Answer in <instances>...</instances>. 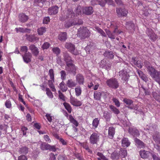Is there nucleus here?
Wrapping results in <instances>:
<instances>
[{"mask_svg": "<svg viewBox=\"0 0 160 160\" xmlns=\"http://www.w3.org/2000/svg\"><path fill=\"white\" fill-rule=\"evenodd\" d=\"M90 34L89 30L85 27H80L78 29L77 33L78 36L82 40L89 38Z\"/></svg>", "mask_w": 160, "mask_h": 160, "instance_id": "obj_1", "label": "nucleus"}, {"mask_svg": "<svg viewBox=\"0 0 160 160\" xmlns=\"http://www.w3.org/2000/svg\"><path fill=\"white\" fill-rule=\"evenodd\" d=\"M106 83L109 88L116 89L119 86V83L118 80L115 78H111L107 80Z\"/></svg>", "mask_w": 160, "mask_h": 160, "instance_id": "obj_2", "label": "nucleus"}, {"mask_svg": "<svg viewBox=\"0 0 160 160\" xmlns=\"http://www.w3.org/2000/svg\"><path fill=\"white\" fill-rule=\"evenodd\" d=\"M65 48L72 54L76 55L79 53L77 49H75V45L71 43H66L65 45Z\"/></svg>", "mask_w": 160, "mask_h": 160, "instance_id": "obj_3", "label": "nucleus"}, {"mask_svg": "<svg viewBox=\"0 0 160 160\" xmlns=\"http://www.w3.org/2000/svg\"><path fill=\"white\" fill-rule=\"evenodd\" d=\"M100 135L99 133L93 132L90 136L89 138V141L92 144L97 143L99 140Z\"/></svg>", "mask_w": 160, "mask_h": 160, "instance_id": "obj_4", "label": "nucleus"}, {"mask_svg": "<svg viewBox=\"0 0 160 160\" xmlns=\"http://www.w3.org/2000/svg\"><path fill=\"white\" fill-rule=\"evenodd\" d=\"M146 33L151 40L153 42L155 41L158 38V36L155 34L152 30L150 28H147Z\"/></svg>", "mask_w": 160, "mask_h": 160, "instance_id": "obj_5", "label": "nucleus"}, {"mask_svg": "<svg viewBox=\"0 0 160 160\" xmlns=\"http://www.w3.org/2000/svg\"><path fill=\"white\" fill-rule=\"evenodd\" d=\"M116 12L118 17H126L128 13V11L124 8H116Z\"/></svg>", "mask_w": 160, "mask_h": 160, "instance_id": "obj_6", "label": "nucleus"}, {"mask_svg": "<svg viewBox=\"0 0 160 160\" xmlns=\"http://www.w3.org/2000/svg\"><path fill=\"white\" fill-rule=\"evenodd\" d=\"M76 67L73 64V62L68 64L66 67V70L68 72L72 73L74 75L76 73Z\"/></svg>", "mask_w": 160, "mask_h": 160, "instance_id": "obj_7", "label": "nucleus"}, {"mask_svg": "<svg viewBox=\"0 0 160 160\" xmlns=\"http://www.w3.org/2000/svg\"><path fill=\"white\" fill-rule=\"evenodd\" d=\"M118 75L121 79L124 82H127L129 77L128 74L127 72L124 70H122L118 72Z\"/></svg>", "mask_w": 160, "mask_h": 160, "instance_id": "obj_8", "label": "nucleus"}, {"mask_svg": "<svg viewBox=\"0 0 160 160\" xmlns=\"http://www.w3.org/2000/svg\"><path fill=\"white\" fill-rule=\"evenodd\" d=\"M70 102L73 105L77 107L80 106L82 103L76 98L71 96L70 98Z\"/></svg>", "mask_w": 160, "mask_h": 160, "instance_id": "obj_9", "label": "nucleus"}, {"mask_svg": "<svg viewBox=\"0 0 160 160\" xmlns=\"http://www.w3.org/2000/svg\"><path fill=\"white\" fill-rule=\"evenodd\" d=\"M58 11V7L55 6L49 8L48 9V12L49 15H53L57 14Z\"/></svg>", "mask_w": 160, "mask_h": 160, "instance_id": "obj_10", "label": "nucleus"}, {"mask_svg": "<svg viewBox=\"0 0 160 160\" xmlns=\"http://www.w3.org/2000/svg\"><path fill=\"white\" fill-rule=\"evenodd\" d=\"M63 57L64 60L66 63V65L72 62H73V60L69 54L67 52L63 53Z\"/></svg>", "mask_w": 160, "mask_h": 160, "instance_id": "obj_11", "label": "nucleus"}, {"mask_svg": "<svg viewBox=\"0 0 160 160\" xmlns=\"http://www.w3.org/2000/svg\"><path fill=\"white\" fill-rule=\"evenodd\" d=\"M22 56L24 62L26 63H28L31 61L32 55L30 52L25 53L24 55H22Z\"/></svg>", "mask_w": 160, "mask_h": 160, "instance_id": "obj_12", "label": "nucleus"}, {"mask_svg": "<svg viewBox=\"0 0 160 160\" xmlns=\"http://www.w3.org/2000/svg\"><path fill=\"white\" fill-rule=\"evenodd\" d=\"M128 132L130 134L134 137H138L140 135L139 131L135 128H129L128 129Z\"/></svg>", "mask_w": 160, "mask_h": 160, "instance_id": "obj_13", "label": "nucleus"}, {"mask_svg": "<svg viewBox=\"0 0 160 160\" xmlns=\"http://www.w3.org/2000/svg\"><path fill=\"white\" fill-rule=\"evenodd\" d=\"M29 49L34 56H37L38 54L39 53L38 49L34 44L30 45L29 46Z\"/></svg>", "mask_w": 160, "mask_h": 160, "instance_id": "obj_14", "label": "nucleus"}, {"mask_svg": "<svg viewBox=\"0 0 160 160\" xmlns=\"http://www.w3.org/2000/svg\"><path fill=\"white\" fill-rule=\"evenodd\" d=\"M26 36L27 40L31 42H37L39 40V38L33 34L26 35Z\"/></svg>", "mask_w": 160, "mask_h": 160, "instance_id": "obj_15", "label": "nucleus"}, {"mask_svg": "<svg viewBox=\"0 0 160 160\" xmlns=\"http://www.w3.org/2000/svg\"><path fill=\"white\" fill-rule=\"evenodd\" d=\"M148 73L152 78H154L158 72H159L156 70L153 67H149L148 69Z\"/></svg>", "mask_w": 160, "mask_h": 160, "instance_id": "obj_16", "label": "nucleus"}, {"mask_svg": "<svg viewBox=\"0 0 160 160\" xmlns=\"http://www.w3.org/2000/svg\"><path fill=\"white\" fill-rule=\"evenodd\" d=\"M76 81L79 85H83L84 82V78L82 75L78 74L76 76Z\"/></svg>", "mask_w": 160, "mask_h": 160, "instance_id": "obj_17", "label": "nucleus"}, {"mask_svg": "<svg viewBox=\"0 0 160 160\" xmlns=\"http://www.w3.org/2000/svg\"><path fill=\"white\" fill-rule=\"evenodd\" d=\"M66 16L67 18H70V20L73 19L75 16V14L72 9H69L67 10Z\"/></svg>", "mask_w": 160, "mask_h": 160, "instance_id": "obj_18", "label": "nucleus"}, {"mask_svg": "<svg viewBox=\"0 0 160 160\" xmlns=\"http://www.w3.org/2000/svg\"><path fill=\"white\" fill-rule=\"evenodd\" d=\"M19 21L22 22H26L28 19V16L23 13H21L18 16Z\"/></svg>", "mask_w": 160, "mask_h": 160, "instance_id": "obj_19", "label": "nucleus"}, {"mask_svg": "<svg viewBox=\"0 0 160 160\" xmlns=\"http://www.w3.org/2000/svg\"><path fill=\"white\" fill-rule=\"evenodd\" d=\"M151 153L144 150H142L140 151L139 153L141 157L143 158H148L150 156Z\"/></svg>", "mask_w": 160, "mask_h": 160, "instance_id": "obj_20", "label": "nucleus"}, {"mask_svg": "<svg viewBox=\"0 0 160 160\" xmlns=\"http://www.w3.org/2000/svg\"><path fill=\"white\" fill-rule=\"evenodd\" d=\"M93 8L91 6L85 7L83 9V13L87 15L91 14L93 13Z\"/></svg>", "mask_w": 160, "mask_h": 160, "instance_id": "obj_21", "label": "nucleus"}, {"mask_svg": "<svg viewBox=\"0 0 160 160\" xmlns=\"http://www.w3.org/2000/svg\"><path fill=\"white\" fill-rule=\"evenodd\" d=\"M68 119L69 120L70 122L73 124V126L75 127L78 126L79 124L78 121L74 118L71 115H69Z\"/></svg>", "mask_w": 160, "mask_h": 160, "instance_id": "obj_22", "label": "nucleus"}, {"mask_svg": "<svg viewBox=\"0 0 160 160\" xmlns=\"http://www.w3.org/2000/svg\"><path fill=\"white\" fill-rule=\"evenodd\" d=\"M66 84L68 87L72 88L75 87L77 85V83L71 79L68 80L66 82Z\"/></svg>", "mask_w": 160, "mask_h": 160, "instance_id": "obj_23", "label": "nucleus"}, {"mask_svg": "<svg viewBox=\"0 0 160 160\" xmlns=\"http://www.w3.org/2000/svg\"><path fill=\"white\" fill-rule=\"evenodd\" d=\"M58 39L62 41H65L67 39V34L66 32H62L58 35Z\"/></svg>", "mask_w": 160, "mask_h": 160, "instance_id": "obj_24", "label": "nucleus"}, {"mask_svg": "<svg viewBox=\"0 0 160 160\" xmlns=\"http://www.w3.org/2000/svg\"><path fill=\"white\" fill-rule=\"evenodd\" d=\"M130 142L127 138H124L122 140V145L123 147H128L130 145Z\"/></svg>", "mask_w": 160, "mask_h": 160, "instance_id": "obj_25", "label": "nucleus"}, {"mask_svg": "<svg viewBox=\"0 0 160 160\" xmlns=\"http://www.w3.org/2000/svg\"><path fill=\"white\" fill-rule=\"evenodd\" d=\"M115 134V128L112 127L109 128L108 131V135L109 138H112Z\"/></svg>", "mask_w": 160, "mask_h": 160, "instance_id": "obj_26", "label": "nucleus"}, {"mask_svg": "<svg viewBox=\"0 0 160 160\" xmlns=\"http://www.w3.org/2000/svg\"><path fill=\"white\" fill-rule=\"evenodd\" d=\"M15 30L17 32H30V30L29 29H28L27 28H16Z\"/></svg>", "mask_w": 160, "mask_h": 160, "instance_id": "obj_27", "label": "nucleus"}, {"mask_svg": "<svg viewBox=\"0 0 160 160\" xmlns=\"http://www.w3.org/2000/svg\"><path fill=\"white\" fill-rule=\"evenodd\" d=\"M138 73L141 78L145 81L146 82L148 81V78L146 76L145 74L140 70H138Z\"/></svg>", "mask_w": 160, "mask_h": 160, "instance_id": "obj_28", "label": "nucleus"}, {"mask_svg": "<svg viewBox=\"0 0 160 160\" xmlns=\"http://www.w3.org/2000/svg\"><path fill=\"white\" fill-rule=\"evenodd\" d=\"M135 142L137 144L138 147L140 148H143L145 146V144L141 141L138 139V138H136L134 139Z\"/></svg>", "mask_w": 160, "mask_h": 160, "instance_id": "obj_29", "label": "nucleus"}, {"mask_svg": "<svg viewBox=\"0 0 160 160\" xmlns=\"http://www.w3.org/2000/svg\"><path fill=\"white\" fill-rule=\"evenodd\" d=\"M127 151L125 149H121L120 151L119 155L121 158H125L127 156Z\"/></svg>", "mask_w": 160, "mask_h": 160, "instance_id": "obj_30", "label": "nucleus"}, {"mask_svg": "<svg viewBox=\"0 0 160 160\" xmlns=\"http://www.w3.org/2000/svg\"><path fill=\"white\" fill-rule=\"evenodd\" d=\"M104 55L105 57L110 59L113 58L114 57L113 52L110 51H106L104 53Z\"/></svg>", "mask_w": 160, "mask_h": 160, "instance_id": "obj_31", "label": "nucleus"}, {"mask_svg": "<svg viewBox=\"0 0 160 160\" xmlns=\"http://www.w3.org/2000/svg\"><path fill=\"white\" fill-rule=\"evenodd\" d=\"M94 28L95 30L99 33L102 36L106 37V34L101 28L98 27H95Z\"/></svg>", "mask_w": 160, "mask_h": 160, "instance_id": "obj_32", "label": "nucleus"}, {"mask_svg": "<svg viewBox=\"0 0 160 160\" xmlns=\"http://www.w3.org/2000/svg\"><path fill=\"white\" fill-rule=\"evenodd\" d=\"M153 96L157 101L160 102V92H154L152 93Z\"/></svg>", "mask_w": 160, "mask_h": 160, "instance_id": "obj_33", "label": "nucleus"}, {"mask_svg": "<svg viewBox=\"0 0 160 160\" xmlns=\"http://www.w3.org/2000/svg\"><path fill=\"white\" fill-rule=\"evenodd\" d=\"M46 1V0H34V4L35 6H38L42 7Z\"/></svg>", "mask_w": 160, "mask_h": 160, "instance_id": "obj_34", "label": "nucleus"}, {"mask_svg": "<svg viewBox=\"0 0 160 160\" xmlns=\"http://www.w3.org/2000/svg\"><path fill=\"white\" fill-rule=\"evenodd\" d=\"M63 105L65 108L67 110L68 112L69 113H71L72 109L70 104L67 102H64L63 103Z\"/></svg>", "mask_w": 160, "mask_h": 160, "instance_id": "obj_35", "label": "nucleus"}, {"mask_svg": "<svg viewBox=\"0 0 160 160\" xmlns=\"http://www.w3.org/2000/svg\"><path fill=\"white\" fill-rule=\"evenodd\" d=\"M102 94L100 92L96 91L94 93V99L97 100H99L101 99Z\"/></svg>", "mask_w": 160, "mask_h": 160, "instance_id": "obj_36", "label": "nucleus"}, {"mask_svg": "<svg viewBox=\"0 0 160 160\" xmlns=\"http://www.w3.org/2000/svg\"><path fill=\"white\" fill-rule=\"evenodd\" d=\"M59 88L63 92H66L68 89L66 84L63 81H62L59 84Z\"/></svg>", "mask_w": 160, "mask_h": 160, "instance_id": "obj_37", "label": "nucleus"}, {"mask_svg": "<svg viewBox=\"0 0 160 160\" xmlns=\"http://www.w3.org/2000/svg\"><path fill=\"white\" fill-rule=\"evenodd\" d=\"M49 144L45 143L42 142L40 144V148L42 150H47L49 149Z\"/></svg>", "mask_w": 160, "mask_h": 160, "instance_id": "obj_38", "label": "nucleus"}, {"mask_svg": "<svg viewBox=\"0 0 160 160\" xmlns=\"http://www.w3.org/2000/svg\"><path fill=\"white\" fill-rule=\"evenodd\" d=\"M29 148L26 147H23L20 148L19 152L21 154H26L28 152Z\"/></svg>", "mask_w": 160, "mask_h": 160, "instance_id": "obj_39", "label": "nucleus"}, {"mask_svg": "<svg viewBox=\"0 0 160 160\" xmlns=\"http://www.w3.org/2000/svg\"><path fill=\"white\" fill-rule=\"evenodd\" d=\"M75 95L77 96H79L81 95L82 93L81 88L80 86H77L75 88Z\"/></svg>", "mask_w": 160, "mask_h": 160, "instance_id": "obj_40", "label": "nucleus"}, {"mask_svg": "<svg viewBox=\"0 0 160 160\" xmlns=\"http://www.w3.org/2000/svg\"><path fill=\"white\" fill-rule=\"evenodd\" d=\"M134 64L139 68H141L142 67L143 64L141 63L140 61H137L134 58H132Z\"/></svg>", "mask_w": 160, "mask_h": 160, "instance_id": "obj_41", "label": "nucleus"}, {"mask_svg": "<svg viewBox=\"0 0 160 160\" xmlns=\"http://www.w3.org/2000/svg\"><path fill=\"white\" fill-rule=\"evenodd\" d=\"M73 25H74V19H70L69 21L66 22L65 24V27L66 28H69Z\"/></svg>", "mask_w": 160, "mask_h": 160, "instance_id": "obj_42", "label": "nucleus"}, {"mask_svg": "<svg viewBox=\"0 0 160 160\" xmlns=\"http://www.w3.org/2000/svg\"><path fill=\"white\" fill-rule=\"evenodd\" d=\"M97 155L99 157L97 158L98 160H108V159L104 156L102 153L98 152Z\"/></svg>", "mask_w": 160, "mask_h": 160, "instance_id": "obj_43", "label": "nucleus"}, {"mask_svg": "<svg viewBox=\"0 0 160 160\" xmlns=\"http://www.w3.org/2000/svg\"><path fill=\"white\" fill-rule=\"evenodd\" d=\"M109 107L111 110L115 114H118L120 113L119 110L115 106L112 105H110L109 106Z\"/></svg>", "mask_w": 160, "mask_h": 160, "instance_id": "obj_44", "label": "nucleus"}, {"mask_svg": "<svg viewBox=\"0 0 160 160\" xmlns=\"http://www.w3.org/2000/svg\"><path fill=\"white\" fill-rule=\"evenodd\" d=\"M53 80H52L51 79V80H49L48 81V84L49 87L51 89L52 91L53 92H55L56 91V90L53 84Z\"/></svg>", "mask_w": 160, "mask_h": 160, "instance_id": "obj_45", "label": "nucleus"}, {"mask_svg": "<svg viewBox=\"0 0 160 160\" xmlns=\"http://www.w3.org/2000/svg\"><path fill=\"white\" fill-rule=\"evenodd\" d=\"M46 31V28L45 27H42L39 28L38 29V34L40 35H42Z\"/></svg>", "mask_w": 160, "mask_h": 160, "instance_id": "obj_46", "label": "nucleus"}, {"mask_svg": "<svg viewBox=\"0 0 160 160\" xmlns=\"http://www.w3.org/2000/svg\"><path fill=\"white\" fill-rule=\"evenodd\" d=\"M99 120L98 118H96L94 119L92 122V126L95 128H96L99 123Z\"/></svg>", "mask_w": 160, "mask_h": 160, "instance_id": "obj_47", "label": "nucleus"}, {"mask_svg": "<svg viewBox=\"0 0 160 160\" xmlns=\"http://www.w3.org/2000/svg\"><path fill=\"white\" fill-rule=\"evenodd\" d=\"M153 79L160 85V72H158Z\"/></svg>", "mask_w": 160, "mask_h": 160, "instance_id": "obj_48", "label": "nucleus"}, {"mask_svg": "<svg viewBox=\"0 0 160 160\" xmlns=\"http://www.w3.org/2000/svg\"><path fill=\"white\" fill-rule=\"evenodd\" d=\"M153 138L155 142L157 143V145L160 144V138L158 137V136L157 133L156 135H153Z\"/></svg>", "mask_w": 160, "mask_h": 160, "instance_id": "obj_49", "label": "nucleus"}, {"mask_svg": "<svg viewBox=\"0 0 160 160\" xmlns=\"http://www.w3.org/2000/svg\"><path fill=\"white\" fill-rule=\"evenodd\" d=\"M48 75L50 77V78L54 81V71L53 69H51L49 70Z\"/></svg>", "mask_w": 160, "mask_h": 160, "instance_id": "obj_50", "label": "nucleus"}, {"mask_svg": "<svg viewBox=\"0 0 160 160\" xmlns=\"http://www.w3.org/2000/svg\"><path fill=\"white\" fill-rule=\"evenodd\" d=\"M106 32L109 38L111 39H114L115 38V35L113 33H111V32L108 30H106Z\"/></svg>", "mask_w": 160, "mask_h": 160, "instance_id": "obj_51", "label": "nucleus"}, {"mask_svg": "<svg viewBox=\"0 0 160 160\" xmlns=\"http://www.w3.org/2000/svg\"><path fill=\"white\" fill-rule=\"evenodd\" d=\"M46 94L47 96L50 98H52L53 96L52 92L50 90V89L48 88H46Z\"/></svg>", "mask_w": 160, "mask_h": 160, "instance_id": "obj_52", "label": "nucleus"}, {"mask_svg": "<svg viewBox=\"0 0 160 160\" xmlns=\"http://www.w3.org/2000/svg\"><path fill=\"white\" fill-rule=\"evenodd\" d=\"M96 1L98 2V4L100 5L102 7L105 6L106 4V0H96Z\"/></svg>", "mask_w": 160, "mask_h": 160, "instance_id": "obj_53", "label": "nucleus"}, {"mask_svg": "<svg viewBox=\"0 0 160 160\" xmlns=\"http://www.w3.org/2000/svg\"><path fill=\"white\" fill-rule=\"evenodd\" d=\"M123 102L128 106H130L133 102V101L130 99L125 98L123 99Z\"/></svg>", "mask_w": 160, "mask_h": 160, "instance_id": "obj_54", "label": "nucleus"}, {"mask_svg": "<svg viewBox=\"0 0 160 160\" xmlns=\"http://www.w3.org/2000/svg\"><path fill=\"white\" fill-rule=\"evenodd\" d=\"M127 27L128 28L130 29V28H131L132 29L134 30V24L131 21H129L127 22Z\"/></svg>", "mask_w": 160, "mask_h": 160, "instance_id": "obj_55", "label": "nucleus"}, {"mask_svg": "<svg viewBox=\"0 0 160 160\" xmlns=\"http://www.w3.org/2000/svg\"><path fill=\"white\" fill-rule=\"evenodd\" d=\"M93 47L90 45H88L85 48V50L87 53H90L92 52Z\"/></svg>", "mask_w": 160, "mask_h": 160, "instance_id": "obj_56", "label": "nucleus"}, {"mask_svg": "<svg viewBox=\"0 0 160 160\" xmlns=\"http://www.w3.org/2000/svg\"><path fill=\"white\" fill-rule=\"evenodd\" d=\"M113 102L115 103V105L118 107H119L120 105V102L116 98H113L112 99Z\"/></svg>", "mask_w": 160, "mask_h": 160, "instance_id": "obj_57", "label": "nucleus"}, {"mask_svg": "<svg viewBox=\"0 0 160 160\" xmlns=\"http://www.w3.org/2000/svg\"><path fill=\"white\" fill-rule=\"evenodd\" d=\"M52 50L53 52L57 55L59 54L61 52L60 49L58 47L54 48Z\"/></svg>", "mask_w": 160, "mask_h": 160, "instance_id": "obj_58", "label": "nucleus"}, {"mask_svg": "<svg viewBox=\"0 0 160 160\" xmlns=\"http://www.w3.org/2000/svg\"><path fill=\"white\" fill-rule=\"evenodd\" d=\"M83 148L86 150L87 151L90 153H92V151L88 148V147L86 143H83Z\"/></svg>", "mask_w": 160, "mask_h": 160, "instance_id": "obj_59", "label": "nucleus"}, {"mask_svg": "<svg viewBox=\"0 0 160 160\" xmlns=\"http://www.w3.org/2000/svg\"><path fill=\"white\" fill-rule=\"evenodd\" d=\"M82 23L83 22L81 19L74 20V25L77 24L81 25L82 24Z\"/></svg>", "mask_w": 160, "mask_h": 160, "instance_id": "obj_60", "label": "nucleus"}, {"mask_svg": "<svg viewBox=\"0 0 160 160\" xmlns=\"http://www.w3.org/2000/svg\"><path fill=\"white\" fill-rule=\"evenodd\" d=\"M103 116L107 120L110 118V115L107 111H105L103 112Z\"/></svg>", "mask_w": 160, "mask_h": 160, "instance_id": "obj_61", "label": "nucleus"}, {"mask_svg": "<svg viewBox=\"0 0 160 160\" xmlns=\"http://www.w3.org/2000/svg\"><path fill=\"white\" fill-rule=\"evenodd\" d=\"M50 46V44L48 42H45L42 46V48L43 49H47Z\"/></svg>", "mask_w": 160, "mask_h": 160, "instance_id": "obj_62", "label": "nucleus"}, {"mask_svg": "<svg viewBox=\"0 0 160 160\" xmlns=\"http://www.w3.org/2000/svg\"><path fill=\"white\" fill-rule=\"evenodd\" d=\"M5 105L7 108H10L12 106L11 101L9 100H7L5 103Z\"/></svg>", "mask_w": 160, "mask_h": 160, "instance_id": "obj_63", "label": "nucleus"}, {"mask_svg": "<svg viewBox=\"0 0 160 160\" xmlns=\"http://www.w3.org/2000/svg\"><path fill=\"white\" fill-rule=\"evenodd\" d=\"M28 48L26 46H22L21 47L20 51L25 53H27Z\"/></svg>", "mask_w": 160, "mask_h": 160, "instance_id": "obj_64", "label": "nucleus"}]
</instances>
